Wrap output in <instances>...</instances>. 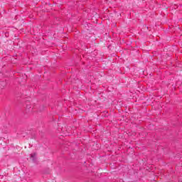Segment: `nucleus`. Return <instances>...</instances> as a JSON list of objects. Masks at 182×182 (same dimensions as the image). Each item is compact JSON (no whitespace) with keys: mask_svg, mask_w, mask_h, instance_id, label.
Returning <instances> with one entry per match:
<instances>
[{"mask_svg":"<svg viewBox=\"0 0 182 182\" xmlns=\"http://www.w3.org/2000/svg\"><path fill=\"white\" fill-rule=\"evenodd\" d=\"M29 112H32V107H31L27 102L26 105V112L29 113Z\"/></svg>","mask_w":182,"mask_h":182,"instance_id":"obj_1","label":"nucleus"},{"mask_svg":"<svg viewBox=\"0 0 182 182\" xmlns=\"http://www.w3.org/2000/svg\"><path fill=\"white\" fill-rule=\"evenodd\" d=\"M31 159L32 161H33V162L36 161V154H31Z\"/></svg>","mask_w":182,"mask_h":182,"instance_id":"obj_2","label":"nucleus"}]
</instances>
